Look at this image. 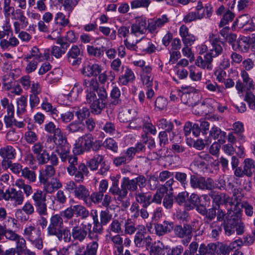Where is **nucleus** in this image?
<instances>
[{
	"label": "nucleus",
	"mask_w": 255,
	"mask_h": 255,
	"mask_svg": "<svg viewBox=\"0 0 255 255\" xmlns=\"http://www.w3.org/2000/svg\"><path fill=\"white\" fill-rule=\"evenodd\" d=\"M97 93L99 98L94 91L88 92L86 96L85 103L90 105L92 113L95 115L100 114L105 109L108 97L107 93L104 88L99 89Z\"/></svg>",
	"instance_id": "obj_1"
},
{
	"label": "nucleus",
	"mask_w": 255,
	"mask_h": 255,
	"mask_svg": "<svg viewBox=\"0 0 255 255\" xmlns=\"http://www.w3.org/2000/svg\"><path fill=\"white\" fill-rule=\"evenodd\" d=\"M69 226L72 228L70 235L73 241L82 243L86 239L91 225L81 223L78 219H73L69 222Z\"/></svg>",
	"instance_id": "obj_2"
},
{
	"label": "nucleus",
	"mask_w": 255,
	"mask_h": 255,
	"mask_svg": "<svg viewBox=\"0 0 255 255\" xmlns=\"http://www.w3.org/2000/svg\"><path fill=\"white\" fill-rule=\"evenodd\" d=\"M78 164V157L75 155L73 158L70 160L69 165L67 167V171L70 175L74 176L75 182L82 183L84 180L85 176H88L89 171L87 165L84 163H80L77 167L76 166Z\"/></svg>",
	"instance_id": "obj_3"
},
{
	"label": "nucleus",
	"mask_w": 255,
	"mask_h": 255,
	"mask_svg": "<svg viewBox=\"0 0 255 255\" xmlns=\"http://www.w3.org/2000/svg\"><path fill=\"white\" fill-rule=\"evenodd\" d=\"M147 184V179L143 175H138L136 177L129 179L128 177H123L121 182V188H123L127 197L128 191L130 192L137 191L139 187L140 189L144 188Z\"/></svg>",
	"instance_id": "obj_4"
},
{
	"label": "nucleus",
	"mask_w": 255,
	"mask_h": 255,
	"mask_svg": "<svg viewBox=\"0 0 255 255\" xmlns=\"http://www.w3.org/2000/svg\"><path fill=\"white\" fill-rule=\"evenodd\" d=\"M190 184L192 188L194 189H198L203 191H211L215 188L214 181L212 178L198 176L195 175L190 176Z\"/></svg>",
	"instance_id": "obj_5"
},
{
	"label": "nucleus",
	"mask_w": 255,
	"mask_h": 255,
	"mask_svg": "<svg viewBox=\"0 0 255 255\" xmlns=\"http://www.w3.org/2000/svg\"><path fill=\"white\" fill-rule=\"evenodd\" d=\"M94 143V138L91 134H85L79 137L75 141L73 152L76 154H81L91 150Z\"/></svg>",
	"instance_id": "obj_6"
},
{
	"label": "nucleus",
	"mask_w": 255,
	"mask_h": 255,
	"mask_svg": "<svg viewBox=\"0 0 255 255\" xmlns=\"http://www.w3.org/2000/svg\"><path fill=\"white\" fill-rule=\"evenodd\" d=\"M64 228L63 219L59 214L52 215L50 218V222L47 228L48 236L60 235L59 232Z\"/></svg>",
	"instance_id": "obj_7"
},
{
	"label": "nucleus",
	"mask_w": 255,
	"mask_h": 255,
	"mask_svg": "<svg viewBox=\"0 0 255 255\" xmlns=\"http://www.w3.org/2000/svg\"><path fill=\"white\" fill-rule=\"evenodd\" d=\"M2 195L1 200L10 201L15 207L22 205L24 201V197L22 192L13 188L6 190L5 192L2 191Z\"/></svg>",
	"instance_id": "obj_8"
},
{
	"label": "nucleus",
	"mask_w": 255,
	"mask_h": 255,
	"mask_svg": "<svg viewBox=\"0 0 255 255\" xmlns=\"http://www.w3.org/2000/svg\"><path fill=\"white\" fill-rule=\"evenodd\" d=\"M140 229L134 237V243L137 247H145L148 249L152 244V239L150 236H145L146 229L144 226H138Z\"/></svg>",
	"instance_id": "obj_9"
},
{
	"label": "nucleus",
	"mask_w": 255,
	"mask_h": 255,
	"mask_svg": "<svg viewBox=\"0 0 255 255\" xmlns=\"http://www.w3.org/2000/svg\"><path fill=\"white\" fill-rule=\"evenodd\" d=\"M180 94L181 102L189 107H193L197 104V95L194 93L195 89L192 87H182Z\"/></svg>",
	"instance_id": "obj_10"
},
{
	"label": "nucleus",
	"mask_w": 255,
	"mask_h": 255,
	"mask_svg": "<svg viewBox=\"0 0 255 255\" xmlns=\"http://www.w3.org/2000/svg\"><path fill=\"white\" fill-rule=\"evenodd\" d=\"M33 153L36 156V159L39 165H43L46 163L48 159V152L43 143L41 142H36L31 147Z\"/></svg>",
	"instance_id": "obj_11"
},
{
	"label": "nucleus",
	"mask_w": 255,
	"mask_h": 255,
	"mask_svg": "<svg viewBox=\"0 0 255 255\" xmlns=\"http://www.w3.org/2000/svg\"><path fill=\"white\" fill-rule=\"evenodd\" d=\"M240 222V215L234 212H230L224 223L225 233L230 236L235 232V228Z\"/></svg>",
	"instance_id": "obj_12"
},
{
	"label": "nucleus",
	"mask_w": 255,
	"mask_h": 255,
	"mask_svg": "<svg viewBox=\"0 0 255 255\" xmlns=\"http://www.w3.org/2000/svg\"><path fill=\"white\" fill-rule=\"evenodd\" d=\"M209 41L212 46V48L207 53L212 58L220 55L223 51V46L224 45V43L220 40L219 36L213 33L210 34Z\"/></svg>",
	"instance_id": "obj_13"
},
{
	"label": "nucleus",
	"mask_w": 255,
	"mask_h": 255,
	"mask_svg": "<svg viewBox=\"0 0 255 255\" xmlns=\"http://www.w3.org/2000/svg\"><path fill=\"white\" fill-rule=\"evenodd\" d=\"M16 151L12 146L7 145L0 148V156L3 159L1 162V166L5 169L6 168V163L9 160H12L15 158Z\"/></svg>",
	"instance_id": "obj_14"
},
{
	"label": "nucleus",
	"mask_w": 255,
	"mask_h": 255,
	"mask_svg": "<svg viewBox=\"0 0 255 255\" xmlns=\"http://www.w3.org/2000/svg\"><path fill=\"white\" fill-rule=\"evenodd\" d=\"M56 152L59 156L61 160H63L70 153V148L65 137L58 138L56 142Z\"/></svg>",
	"instance_id": "obj_15"
},
{
	"label": "nucleus",
	"mask_w": 255,
	"mask_h": 255,
	"mask_svg": "<svg viewBox=\"0 0 255 255\" xmlns=\"http://www.w3.org/2000/svg\"><path fill=\"white\" fill-rule=\"evenodd\" d=\"M49 58V54L45 51L43 54L41 50L36 46H33L29 51V53L25 56L24 59L26 61H29L30 59L36 61L37 62H41L44 59Z\"/></svg>",
	"instance_id": "obj_16"
},
{
	"label": "nucleus",
	"mask_w": 255,
	"mask_h": 255,
	"mask_svg": "<svg viewBox=\"0 0 255 255\" xmlns=\"http://www.w3.org/2000/svg\"><path fill=\"white\" fill-rule=\"evenodd\" d=\"M123 73L120 75L118 79L119 85H127L129 83H132L135 79L133 71L128 66H122Z\"/></svg>",
	"instance_id": "obj_17"
},
{
	"label": "nucleus",
	"mask_w": 255,
	"mask_h": 255,
	"mask_svg": "<svg viewBox=\"0 0 255 255\" xmlns=\"http://www.w3.org/2000/svg\"><path fill=\"white\" fill-rule=\"evenodd\" d=\"M46 192L39 189H37L33 194L32 198L34 202L36 211L43 210L47 208L46 201Z\"/></svg>",
	"instance_id": "obj_18"
},
{
	"label": "nucleus",
	"mask_w": 255,
	"mask_h": 255,
	"mask_svg": "<svg viewBox=\"0 0 255 255\" xmlns=\"http://www.w3.org/2000/svg\"><path fill=\"white\" fill-rule=\"evenodd\" d=\"M212 62L213 58L207 53L203 57L198 56L195 61V64L203 69L211 71L213 67Z\"/></svg>",
	"instance_id": "obj_19"
},
{
	"label": "nucleus",
	"mask_w": 255,
	"mask_h": 255,
	"mask_svg": "<svg viewBox=\"0 0 255 255\" xmlns=\"http://www.w3.org/2000/svg\"><path fill=\"white\" fill-rule=\"evenodd\" d=\"M101 71L102 67L101 65L97 63H89L84 66L82 73L85 76L90 77L98 76Z\"/></svg>",
	"instance_id": "obj_20"
},
{
	"label": "nucleus",
	"mask_w": 255,
	"mask_h": 255,
	"mask_svg": "<svg viewBox=\"0 0 255 255\" xmlns=\"http://www.w3.org/2000/svg\"><path fill=\"white\" fill-rule=\"evenodd\" d=\"M74 195L76 198L83 201L86 205L90 204V202L87 201L90 197V191L84 185H78L74 191Z\"/></svg>",
	"instance_id": "obj_21"
},
{
	"label": "nucleus",
	"mask_w": 255,
	"mask_h": 255,
	"mask_svg": "<svg viewBox=\"0 0 255 255\" xmlns=\"http://www.w3.org/2000/svg\"><path fill=\"white\" fill-rule=\"evenodd\" d=\"M80 52V50L77 45H73L67 52L68 61L72 65H79L81 63V59L79 57Z\"/></svg>",
	"instance_id": "obj_22"
},
{
	"label": "nucleus",
	"mask_w": 255,
	"mask_h": 255,
	"mask_svg": "<svg viewBox=\"0 0 255 255\" xmlns=\"http://www.w3.org/2000/svg\"><path fill=\"white\" fill-rule=\"evenodd\" d=\"M137 47L138 52L142 51L146 53H153L156 49V47L150 40L146 38L138 39Z\"/></svg>",
	"instance_id": "obj_23"
},
{
	"label": "nucleus",
	"mask_w": 255,
	"mask_h": 255,
	"mask_svg": "<svg viewBox=\"0 0 255 255\" xmlns=\"http://www.w3.org/2000/svg\"><path fill=\"white\" fill-rule=\"evenodd\" d=\"M55 174V170L52 165H47L45 168L40 171L39 179L41 183L45 185L49 178Z\"/></svg>",
	"instance_id": "obj_24"
},
{
	"label": "nucleus",
	"mask_w": 255,
	"mask_h": 255,
	"mask_svg": "<svg viewBox=\"0 0 255 255\" xmlns=\"http://www.w3.org/2000/svg\"><path fill=\"white\" fill-rule=\"evenodd\" d=\"M129 211L131 217L136 219L140 216L143 219H146L149 216V214L147 210L144 208H139V206L137 203L134 202L131 205Z\"/></svg>",
	"instance_id": "obj_25"
},
{
	"label": "nucleus",
	"mask_w": 255,
	"mask_h": 255,
	"mask_svg": "<svg viewBox=\"0 0 255 255\" xmlns=\"http://www.w3.org/2000/svg\"><path fill=\"white\" fill-rule=\"evenodd\" d=\"M135 198L136 203L142 204V207L145 209L151 204V194L149 193H144L141 189L135 192Z\"/></svg>",
	"instance_id": "obj_26"
},
{
	"label": "nucleus",
	"mask_w": 255,
	"mask_h": 255,
	"mask_svg": "<svg viewBox=\"0 0 255 255\" xmlns=\"http://www.w3.org/2000/svg\"><path fill=\"white\" fill-rule=\"evenodd\" d=\"M147 29L146 21L143 20H139L131 25L130 36L134 37L140 34H143L146 32Z\"/></svg>",
	"instance_id": "obj_27"
},
{
	"label": "nucleus",
	"mask_w": 255,
	"mask_h": 255,
	"mask_svg": "<svg viewBox=\"0 0 255 255\" xmlns=\"http://www.w3.org/2000/svg\"><path fill=\"white\" fill-rule=\"evenodd\" d=\"M174 232L177 237L183 238L192 236V228L191 225L184 224L183 227L179 225L175 226L174 229Z\"/></svg>",
	"instance_id": "obj_28"
},
{
	"label": "nucleus",
	"mask_w": 255,
	"mask_h": 255,
	"mask_svg": "<svg viewBox=\"0 0 255 255\" xmlns=\"http://www.w3.org/2000/svg\"><path fill=\"white\" fill-rule=\"evenodd\" d=\"M209 137L214 139H218V141L223 144L226 141V133L218 127L214 126L209 131Z\"/></svg>",
	"instance_id": "obj_29"
},
{
	"label": "nucleus",
	"mask_w": 255,
	"mask_h": 255,
	"mask_svg": "<svg viewBox=\"0 0 255 255\" xmlns=\"http://www.w3.org/2000/svg\"><path fill=\"white\" fill-rule=\"evenodd\" d=\"M173 224L167 221L155 225V229L157 235L160 236L170 233L173 229Z\"/></svg>",
	"instance_id": "obj_30"
},
{
	"label": "nucleus",
	"mask_w": 255,
	"mask_h": 255,
	"mask_svg": "<svg viewBox=\"0 0 255 255\" xmlns=\"http://www.w3.org/2000/svg\"><path fill=\"white\" fill-rule=\"evenodd\" d=\"M40 233V230L36 229L34 225H29L26 226L24 229L23 236L28 242H30Z\"/></svg>",
	"instance_id": "obj_31"
},
{
	"label": "nucleus",
	"mask_w": 255,
	"mask_h": 255,
	"mask_svg": "<svg viewBox=\"0 0 255 255\" xmlns=\"http://www.w3.org/2000/svg\"><path fill=\"white\" fill-rule=\"evenodd\" d=\"M109 192L113 195L117 196L115 197V200L118 201L122 202L123 200L126 198L124 189L119 188L118 181H114L113 183L109 189Z\"/></svg>",
	"instance_id": "obj_32"
},
{
	"label": "nucleus",
	"mask_w": 255,
	"mask_h": 255,
	"mask_svg": "<svg viewBox=\"0 0 255 255\" xmlns=\"http://www.w3.org/2000/svg\"><path fill=\"white\" fill-rule=\"evenodd\" d=\"M107 235L120 234L123 233L121 223L117 219H114L107 229Z\"/></svg>",
	"instance_id": "obj_33"
},
{
	"label": "nucleus",
	"mask_w": 255,
	"mask_h": 255,
	"mask_svg": "<svg viewBox=\"0 0 255 255\" xmlns=\"http://www.w3.org/2000/svg\"><path fill=\"white\" fill-rule=\"evenodd\" d=\"M210 196L213 199V201L217 205L226 204L228 203H231L230 197L224 194L221 193L220 194L215 192H211Z\"/></svg>",
	"instance_id": "obj_34"
},
{
	"label": "nucleus",
	"mask_w": 255,
	"mask_h": 255,
	"mask_svg": "<svg viewBox=\"0 0 255 255\" xmlns=\"http://www.w3.org/2000/svg\"><path fill=\"white\" fill-rule=\"evenodd\" d=\"M241 77L245 88L248 90H254L255 89V84L253 79L250 76L247 71L242 70L241 72Z\"/></svg>",
	"instance_id": "obj_35"
},
{
	"label": "nucleus",
	"mask_w": 255,
	"mask_h": 255,
	"mask_svg": "<svg viewBox=\"0 0 255 255\" xmlns=\"http://www.w3.org/2000/svg\"><path fill=\"white\" fill-rule=\"evenodd\" d=\"M98 241V236L96 235L94 240L87 245L84 255H97L99 247Z\"/></svg>",
	"instance_id": "obj_36"
},
{
	"label": "nucleus",
	"mask_w": 255,
	"mask_h": 255,
	"mask_svg": "<svg viewBox=\"0 0 255 255\" xmlns=\"http://www.w3.org/2000/svg\"><path fill=\"white\" fill-rule=\"evenodd\" d=\"M138 226L139 225L136 227L135 223L131 219L126 220L124 225V234L128 235L134 234L137 229L139 230L140 229Z\"/></svg>",
	"instance_id": "obj_37"
},
{
	"label": "nucleus",
	"mask_w": 255,
	"mask_h": 255,
	"mask_svg": "<svg viewBox=\"0 0 255 255\" xmlns=\"http://www.w3.org/2000/svg\"><path fill=\"white\" fill-rule=\"evenodd\" d=\"M15 185L18 188L23 189L26 197H29L32 194L33 190L31 186L25 184L24 180L21 178H19L15 181Z\"/></svg>",
	"instance_id": "obj_38"
},
{
	"label": "nucleus",
	"mask_w": 255,
	"mask_h": 255,
	"mask_svg": "<svg viewBox=\"0 0 255 255\" xmlns=\"http://www.w3.org/2000/svg\"><path fill=\"white\" fill-rule=\"evenodd\" d=\"M104 158V155L101 154H97L87 161V165L91 170H96L98 169L99 165L102 163L103 161Z\"/></svg>",
	"instance_id": "obj_39"
},
{
	"label": "nucleus",
	"mask_w": 255,
	"mask_h": 255,
	"mask_svg": "<svg viewBox=\"0 0 255 255\" xmlns=\"http://www.w3.org/2000/svg\"><path fill=\"white\" fill-rule=\"evenodd\" d=\"M44 129L49 133H53V135H55V136H58V138L64 136L61 130L59 128H57L56 125L52 122H49L45 124Z\"/></svg>",
	"instance_id": "obj_40"
},
{
	"label": "nucleus",
	"mask_w": 255,
	"mask_h": 255,
	"mask_svg": "<svg viewBox=\"0 0 255 255\" xmlns=\"http://www.w3.org/2000/svg\"><path fill=\"white\" fill-rule=\"evenodd\" d=\"M218 244L210 243L206 245L202 244L200 245V252L203 254L217 255Z\"/></svg>",
	"instance_id": "obj_41"
},
{
	"label": "nucleus",
	"mask_w": 255,
	"mask_h": 255,
	"mask_svg": "<svg viewBox=\"0 0 255 255\" xmlns=\"http://www.w3.org/2000/svg\"><path fill=\"white\" fill-rule=\"evenodd\" d=\"M250 39L248 37H243L239 39L237 41H235L232 46L234 47L237 45V48L242 51H246L248 50L250 47L249 44Z\"/></svg>",
	"instance_id": "obj_42"
},
{
	"label": "nucleus",
	"mask_w": 255,
	"mask_h": 255,
	"mask_svg": "<svg viewBox=\"0 0 255 255\" xmlns=\"http://www.w3.org/2000/svg\"><path fill=\"white\" fill-rule=\"evenodd\" d=\"M149 251L150 255H163L164 249H167L168 247H165L164 244L160 241H158L154 245L150 246Z\"/></svg>",
	"instance_id": "obj_43"
},
{
	"label": "nucleus",
	"mask_w": 255,
	"mask_h": 255,
	"mask_svg": "<svg viewBox=\"0 0 255 255\" xmlns=\"http://www.w3.org/2000/svg\"><path fill=\"white\" fill-rule=\"evenodd\" d=\"M74 114L70 111L59 112L57 110V116H54V119L63 123H67L73 119Z\"/></svg>",
	"instance_id": "obj_44"
},
{
	"label": "nucleus",
	"mask_w": 255,
	"mask_h": 255,
	"mask_svg": "<svg viewBox=\"0 0 255 255\" xmlns=\"http://www.w3.org/2000/svg\"><path fill=\"white\" fill-rule=\"evenodd\" d=\"M167 193V189L165 186H161L158 188L156 193L153 195L151 196V203L153 202L157 204H160L162 202L163 198L165 196V194Z\"/></svg>",
	"instance_id": "obj_45"
},
{
	"label": "nucleus",
	"mask_w": 255,
	"mask_h": 255,
	"mask_svg": "<svg viewBox=\"0 0 255 255\" xmlns=\"http://www.w3.org/2000/svg\"><path fill=\"white\" fill-rule=\"evenodd\" d=\"M83 85L87 88L86 90V94L90 91L96 92L99 88V83L96 78H93L90 80H85Z\"/></svg>",
	"instance_id": "obj_46"
},
{
	"label": "nucleus",
	"mask_w": 255,
	"mask_h": 255,
	"mask_svg": "<svg viewBox=\"0 0 255 255\" xmlns=\"http://www.w3.org/2000/svg\"><path fill=\"white\" fill-rule=\"evenodd\" d=\"M74 214L82 219H86L89 216V211L81 205H76L72 206Z\"/></svg>",
	"instance_id": "obj_47"
},
{
	"label": "nucleus",
	"mask_w": 255,
	"mask_h": 255,
	"mask_svg": "<svg viewBox=\"0 0 255 255\" xmlns=\"http://www.w3.org/2000/svg\"><path fill=\"white\" fill-rule=\"evenodd\" d=\"M14 242L15 248H14L17 252V255H22L24 252L27 249L26 242L22 236H20Z\"/></svg>",
	"instance_id": "obj_48"
},
{
	"label": "nucleus",
	"mask_w": 255,
	"mask_h": 255,
	"mask_svg": "<svg viewBox=\"0 0 255 255\" xmlns=\"http://www.w3.org/2000/svg\"><path fill=\"white\" fill-rule=\"evenodd\" d=\"M21 176L27 180L29 183L34 182L36 180V174L35 172L33 170H30L27 167L23 168L21 173Z\"/></svg>",
	"instance_id": "obj_49"
},
{
	"label": "nucleus",
	"mask_w": 255,
	"mask_h": 255,
	"mask_svg": "<svg viewBox=\"0 0 255 255\" xmlns=\"http://www.w3.org/2000/svg\"><path fill=\"white\" fill-rule=\"evenodd\" d=\"M16 104V114L19 115L25 113L27 106V98L24 96H20L17 99Z\"/></svg>",
	"instance_id": "obj_50"
},
{
	"label": "nucleus",
	"mask_w": 255,
	"mask_h": 255,
	"mask_svg": "<svg viewBox=\"0 0 255 255\" xmlns=\"http://www.w3.org/2000/svg\"><path fill=\"white\" fill-rule=\"evenodd\" d=\"M45 188L46 190V192L52 193L55 190H57L62 187V183L57 178H53L50 182L48 181L45 184Z\"/></svg>",
	"instance_id": "obj_51"
},
{
	"label": "nucleus",
	"mask_w": 255,
	"mask_h": 255,
	"mask_svg": "<svg viewBox=\"0 0 255 255\" xmlns=\"http://www.w3.org/2000/svg\"><path fill=\"white\" fill-rule=\"evenodd\" d=\"M124 44L127 49L138 52V39H133V37L130 36L124 41Z\"/></svg>",
	"instance_id": "obj_52"
},
{
	"label": "nucleus",
	"mask_w": 255,
	"mask_h": 255,
	"mask_svg": "<svg viewBox=\"0 0 255 255\" xmlns=\"http://www.w3.org/2000/svg\"><path fill=\"white\" fill-rule=\"evenodd\" d=\"M244 170L245 175L251 177L255 167V161L250 158L245 159L244 162Z\"/></svg>",
	"instance_id": "obj_53"
},
{
	"label": "nucleus",
	"mask_w": 255,
	"mask_h": 255,
	"mask_svg": "<svg viewBox=\"0 0 255 255\" xmlns=\"http://www.w3.org/2000/svg\"><path fill=\"white\" fill-rule=\"evenodd\" d=\"M66 129L70 132H83L85 129L84 124L80 122H73L67 126Z\"/></svg>",
	"instance_id": "obj_54"
},
{
	"label": "nucleus",
	"mask_w": 255,
	"mask_h": 255,
	"mask_svg": "<svg viewBox=\"0 0 255 255\" xmlns=\"http://www.w3.org/2000/svg\"><path fill=\"white\" fill-rule=\"evenodd\" d=\"M41 107L43 110L46 112H50L53 117L54 116H57V110L55 108H53L52 104L48 102L47 98H44L42 100Z\"/></svg>",
	"instance_id": "obj_55"
},
{
	"label": "nucleus",
	"mask_w": 255,
	"mask_h": 255,
	"mask_svg": "<svg viewBox=\"0 0 255 255\" xmlns=\"http://www.w3.org/2000/svg\"><path fill=\"white\" fill-rule=\"evenodd\" d=\"M0 104L3 109L6 110L8 116H14V106L11 103H9V100L6 98H3L0 100Z\"/></svg>",
	"instance_id": "obj_56"
},
{
	"label": "nucleus",
	"mask_w": 255,
	"mask_h": 255,
	"mask_svg": "<svg viewBox=\"0 0 255 255\" xmlns=\"http://www.w3.org/2000/svg\"><path fill=\"white\" fill-rule=\"evenodd\" d=\"M54 22L56 25L65 27L69 23V20L66 16L61 12L56 13L54 16Z\"/></svg>",
	"instance_id": "obj_57"
},
{
	"label": "nucleus",
	"mask_w": 255,
	"mask_h": 255,
	"mask_svg": "<svg viewBox=\"0 0 255 255\" xmlns=\"http://www.w3.org/2000/svg\"><path fill=\"white\" fill-rule=\"evenodd\" d=\"M103 197L104 194L99 191L93 192L91 195L90 194V197H88L87 200L90 202V204H86V205L90 207L92 206L93 203L99 204L102 201Z\"/></svg>",
	"instance_id": "obj_58"
},
{
	"label": "nucleus",
	"mask_w": 255,
	"mask_h": 255,
	"mask_svg": "<svg viewBox=\"0 0 255 255\" xmlns=\"http://www.w3.org/2000/svg\"><path fill=\"white\" fill-rule=\"evenodd\" d=\"M58 1L61 3L64 9L69 12H72L77 5V0H58Z\"/></svg>",
	"instance_id": "obj_59"
},
{
	"label": "nucleus",
	"mask_w": 255,
	"mask_h": 255,
	"mask_svg": "<svg viewBox=\"0 0 255 255\" xmlns=\"http://www.w3.org/2000/svg\"><path fill=\"white\" fill-rule=\"evenodd\" d=\"M71 232L69 230L64 229V228L59 232L60 235H54L58 239V241L61 242L63 240L65 243H69L71 241L72 236L70 235Z\"/></svg>",
	"instance_id": "obj_60"
},
{
	"label": "nucleus",
	"mask_w": 255,
	"mask_h": 255,
	"mask_svg": "<svg viewBox=\"0 0 255 255\" xmlns=\"http://www.w3.org/2000/svg\"><path fill=\"white\" fill-rule=\"evenodd\" d=\"M24 138L26 142L28 144L35 143L38 140V135L33 130L28 129L24 135Z\"/></svg>",
	"instance_id": "obj_61"
},
{
	"label": "nucleus",
	"mask_w": 255,
	"mask_h": 255,
	"mask_svg": "<svg viewBox=\"0 0 255 255\" xmlns=\"http://www.w3.org/2000/svg\"><path fill=\"white\" fill-rule=\"evenodd\" d=\"M105 47H95L94 46L88 45L87 46V51L89 55L95 57H100L104 54Z\"/></svg>",
	"instance_id": "obj_62"
},
{
	"label": "nucleus",
	"mask_w": 255,
	"mask_h": 255,
	"mask_svg": "<svg viewBox=\"0 0 255 255\" xmlns=\"http://www.w3.org/2000/svg\"><path fill=\"white\" fill-rule=\"evenodd\" d=\"M157 126L159 128L165 129L167 132H170L173 128L172 123L164 119L159 120L157 122Z\"/></svg>",
	"instance_id": "obj_63"
},
{
	"label": "nucleus",
	"mask_w": 255,
	"mask_h": 255,
	"mask_svg": "<svg viewBox=\"0 0 255 255\" xmlns=\"http://www.w3.org/2000/svg\"><path fill=\"white\" fill-rule=\"evenodd\" d=\"M100 217L101 223L104 226L106 225L112 220L113 215L110 213L109 210L107 208L101 211Z\"/></svg>",
	"instance_id": "obj_64"
}]
</instances>
